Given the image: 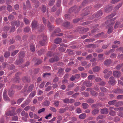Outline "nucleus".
I'll return each mask as SVG.
<instances>
[{
    "instance_id": "1",
    "label": "nucleus",
    "mask_w": 123,
    "mask_h": 123,
    "mask_svg": "<svg viewBox=\"0 0 123 123\" xmlns=\"http://www.w3.org/2000/svg\"><path fill=\"white\" fill-rule=\"evenodd\" d=\"M23 52L21 51L20 52L19 55V60H17L15 62V64L16 65H19L23 63L24 61V60L23 58L24 57V55L23 54Z\"/></svg>"
},
{
    "instance_id": "2",
    "label": "nucleus",
    "mask_w": 123,
    "mask_h": 123,
    "mask_svg": "<svg viewBox=\"0 0 123 123\" xmlns=\"http://www.w3.org/2000/svg\"><path fill=\"white\" fill-rule=\"evenodd\" d=\"M21 114L22 116L24 117L22 118V119L25 121H27V118L28 117V113L23 111L21 112Z\"/></svg>"
},
{
    "instance_id": "3",
    "label": "nucleus",
    "mask_w": 123,
    "mask_h": 123,
    "mask_svg": "<svg viewBox=\"0 0 123 123\" xmlns=\"http://www.w3.org/2000/svg\"><path fill=\"white\" fill-rule=\"evenodd\" d=\"M38 23L36 21L34 20L32 21L31 25L33 29H35L38 26Z\"/></svg>"
},
{
    "instance_id": "4",
    "label": "nucleus",
    "mask_w": 123,
    "mask_h": 123,
    "mask_svg": "<svg viewBox=\"0 0 123 123\" xmlns=\"http://www.w3.org/2000/svg\"><path fill=\"white\" fill-rule=\"evenodd\" d=\"M20 22L19 21H12L11 23V25H16L17 27H18L20 25Z\"/></svg>"
},
{
    "instance_id": "5",
    "label": "nucleus",
    "mask_w": 123,
    "mask_h": 123,
    "mask_svg": "<svg viewBox=\"0 0 123 123\" xmlns=\"http://www.w3.org/2000/svg\"><path fill=\"white\" fill-rule=\"evenodd\" d=\"M22 80L24 82H29L30 80V78L28 76H24L22 78Z\"/></svg>"
},
{
    "instance_id": "6",
    "label": "nucleus",
    "mask_w": 123,
    "mask_h": 123,
    "mask_svg": "<svg viewBox=\"0 0 123 123\" xmlns=\"http://www.w3.org/2000/svg\"><path fill=\"white\" fill-rule=\"evenodd\" d=\"M113 75L117 77H119L121 76V74L119 71H115L113 73Z\"/></svg>"
},
{
    "instance_id": "7",
    "label": "nucleus",
    "mask_w": 123,
    "mask_h": 123,
    "mask_svg": "<svg viewBox=\"0 0 123 123\" xmlns=\"http://www.w3.org/2000/svg\"><path fill=\"white\" fill-rule=\"evenodd\" d=\"M110 80L109 82V83L111 85H113L116 83V81L114 80L113 77H111L110 78Z\"/></svg>"
},
{
    "instance_id": "8",
    "label": "nucleus",
    "mask_w": 123,
    "mask_h": 123,
    "mask_svg": "<svg viewBox=\"0 0 123 123\" xmlns=\"http://www.w3.org/2000/svg\"><path fill=\"white\" fill-rule=\"evenodd\" d=\"M7 91L6 90L3 93V98L6 101H9V99L8 97L6 95Z\"/></svg>"
},
{
    "instance_id": "9",
    "label": "nucleus",
    "mask_w": 123,
    "mask_h": 123,
    "mask_svg": "<svg viewBox=\"0 0 123 123\" xmlns=\"http://www.w3.org/2000/svg\"><path fill=\"white\" fill-rule=\"evenodd\" d=\"M111 62V61L110 60L108 59L105 61L104 64L106 66H109L110 65Z\"/></svg>"
},
{
    "instance_id": "10",
    "label": "nucleus",
    "mask_w": 123,
    "mask_h": 123,
    "mask_svg": "<svg viewBox=\"0 0 123 123\" xmlns=\"http://www.w3.org/2000/svg\"><path fill=\"white\" fill-rule=\"evenodd\" d=\"M43 39L39 41L40 44L42 46H43L44 45L45 40L46 39V37L45 36L43 37Z\"/></svg>"
},
{
    "instance_id": "11",
    "label": "nucleus",
    "mask_w": 123,
    "mask_h": 123,
    "mask_svg": "<svg viewBox=\"0 0 123 123\" xmlns=\"http://www.w3.org/2000/svg\"><path fill=\"white\" fill-rule=\"evenodd\" d=\"M34 87V85L31 84L28 87V89L27 90V92H30L32 90Z\"/></svg>"
},
{
    "instance_id": "12",
    "label": "nucleus",
    "mask_w": 123,
    "mask_h": 123,
    "mask_svg": "<svg viewBox=\"0 0 123 123\" xmlns=\"http://www.w3.org/2000/svg\"><path fill=\"white\" fill-rule=\"evenodd\" d=\"M47 26L49 28V29L50 31L51 30L53 29L54 27L53 25H51L50 22L49 21H48V22Z\"/></svg>"
},
{
    "instance_id": "13",
    "label": "nucleus",
    "mask_w": 123,
    "mask_h": 123,
    "mask_svg": "<svg viewBox=\"0 0 123 123\" xmlns=\"http://www.w3.org/2000/svg\"><path fill=\"white\" fill-rule=\"evenodd\" d=\"M33 61H37V62L36 63V64L37 65H38L41 63L42 61L40 59H37L36 57L34 58L33 59Z\"/></svg>"
},
{
    "instance_id": "14",
    "label": "nucleus",
    "mask_w": 123,
    "mask_h": 123,
    "mask_svg": "<svg viewBox=\"0 0 123 123\" xmlns=\"http://www.w3.org/2000/svg\"><path fill=\"white\" fill-rule=\"evenodd\" d=\"M108 109H102L101 110V113L103 114H106L108 112Z\"/></svg>"
},
{
    "instance_id": "15",
    "label": "nucleus",
    "mask_w": 123,
    "mask_h": 123,
    "mask_svg": "<svg viewBox=\"0 0 123 123\" xmlns=\"http://www.w3.org/2000/svg\"><path fill=\"white\" fill-rule=\"evenodd\" d=\"M6 115L8 116H12L14 115L15 114L13 111H8L6 113Z\"/></svg>"
},
{
    "instance_id": "16",
    "label": "nucleus",
    "mask_w": 123,
    "mask_h": 123,
    "mask_svg": "<svg viewBox=\"0 0 123 123\" xmlns=\"http://www.w3.org/2000/svg\"><path fill=\"white\" fill-rule=\"evenodd\" d=\"M112 9V7L108 5L106 7V8L105 9V11L106 12H108L111 11Z\"/></svg>"
},
{
    "instance_id": "17",
    "label": "nucleus",
    "mask_w": 123,
    "mask_h": 123,
    "mask_svg": "<svg viewBox=\"0 0 123 123\" xmlns=\"http://www.w3.org/2000/svg\"><path fill=\"white\" fill-rule=\"evenodd\" d=\"M33 3L35 4V6L36 7H38L39 5V2L36 0H31Z\"/></svg>"
},
{
    "instance_id": "18",
    "label": "nucleus",
    "mask_w": 123,
    "mask_h": 123,
    "mask_svg": "<svg viewBox=\"0 0 123 123\" xmlns=\"http://www.w3.org/2000/svg\"><path fill=\"white\" fill-rule=\"evenodd\" d=\"M36 92L35 91H34L32 92L29 95L30 98H32L36 94Z\"/></svg>"
},
{
    "instance_id": "19",
    "label": "nucleus",
    "mask_w": 123,
    "mask_h": 123,
    "mask_svg": "<svg viewBox=\"0 0 123 123\" xmlns=\"http://www.w3.org/2000/svg\"><path fill=\"white\" fill-rule=\"evenodd\" d=\"M30 49L32 52H34L35 51V45L33 44H31L30 46Z\"/></svg>"
},
{
    "instance_id": "20",
    "label": "nucleus",
    "mask_w": 123,
    "mask_h": 123,
    "mask_svg": "<svg viewBox=\"0 0 123 123\" xmlns=\"http://www.w3.org/2000/svg\"><path fill=\"white\" fill-rule=\"evenodd\" d=\"M61 39L60 38H57L55 39L54 41V42L55 43L58 44L59 43L61 42Z\"/></svg>"
},
{
    "instance_id": "21",
    "label": "nucleus",
    "mask_w": 123,
    "mask_h": 123,
    "mask_svg": "<svg viewBox=\"0 0 123 123\" xmlns=\"http://www.w3.org/2000/svg\"><path fill=\"white\" fill-rule=\"evenodd\" d=\"M99 111V110L98 109H95L92 112V113L93 115H95L97 114Z\"/></svg>"
},
{
    "instance_id": "22",
    "label": "nucleus",
    "mask_w": 123,
    "mask_h": 123,
    "mask_svg": "<svg viewBox=\"0 0 123 123\" xmlns=\"http://www.w3.org/2000/svg\"><path fill=\"white\" fill-rule=\"evenodd\" d=\"M86 116V114H82L79 116V117L80 119H83L85 118Z\"/></svg>"
},
{
    "instance_id": "23",
    "label": "nucleus",
    "mask_w": 123,
    "mask_h": 123,
    "mask_svg": "<svg viewBox=\"0 0 123 123\" xmlns=\"http://www.w3.org/2000/svg\"><path fill=\"white\" fill-rule=\"evenodd\" d=\"M45 50L44 49H42L39 50L38 53V55H40L43 54Z\"/></svg>"
},
{
    "instance_id": "24",
    "label": "nucleus",
    "mask_w": 123,
    "mask_h": 123,
    "mask_svg": "<svg viewBox=\"0 0 123 123\" xmlns=\"http://www.w3.org/2000/svg\"><path fill=\"white\" fill-rule=\"evenodd\" d=\"M122 5V3H119L114 8V10L115 11H117V10L119 8L121 7Z\"/></svg>"
},
{
    "instance_id": "25",
    "label": "nucleus",
    "mask_w": 123,
    "mask_h": 123,
    "mask_svg": "<svg viewBox=\"0 0 123 123\" xmlns=\"http://www.w3.org/2000/svg\"><path fill=\"white\" fill-rule=\"evenodd\" d=\"M50 104V102L46 100L43 103V105L44 106H48Z\"/></svg>"
},
{
    "instance_id": "26",
    "label": "nucleus",
    "mask_w": 123,
    "mask_h": 123,
    "mask_svg": "<svg viewBox=\"0 0 123 123\" xmlns=\"http://www.w3.org/2000/svg\"><path fill=\"white\" fill-rule=\"evenodd\" d=\"M14 93V92L11 89L9 90L8 94L10 97L12 96L13 94Z\"/></svg>"
},
{
    "instance_id": "27",
    "label": "nucleus",
    "mask_w": 123,
    "mask_h": 123,
    "mask_svg": "<svg viewBox=\"0 0 123 123\" xmlns=\"http://www.w3.org/2000/svg\"><path fill=\"white\" fill-rule=\"evenodd\" d=\"M7 10L9 12H11L12 11V8L10 5H8L7 7Z\"/></svg>"
},
{
    "instance_id": "28",
    "label": "nucleus",
    "mask_w": 123,
    "mask_h": 123,
    "mask_svg": "<svg viewBox=\"0 0 123 123\" xmlns=\"http://www.w3.org/2000/svg\"><path fill=\"white\" fill-rule=\"evenodd\" d=\"M26 4L27 7L30 8L31 7V4L30 1L29 0H27L26 2Z\"/></svg>"
},
{
    "instance_id": "29",
    "label": "nucleus",
    "mask_w": 123,
    "mask_h": 123,
    "mask_svg": "<svg viewBox=\"0 0 123 123\" xmlns=\"http://www.w3.org/2000/svg\"><path fill=\"white\" fill-rule=\"evenodd\" d=\"M8 18L9 20H12L14 19V17L13 15L10 14L9 15Z\"/></svg>"
},
{
    "instance_id": "30",
    "label": "nucleus",
    "mask_w": 123,
    "mask_h": 123,
    "mask_svg": "<svg viewBox=\"0 0 123 123\" xmlns=\"http://www.w3.org/2000/svg\"><path fill=\"white\" fill-rule=\"evenodd\" d=\"M10 55V53L9 52H6L5 53L4 57L5 58H7Z\"/></svg>"
},
{
    "instance_id": "31",
    "label": "nucleus",
    "mask_w": 123,
    "mask_h": 123,
    "mask_svg": "<svg viewBox=\"0 0 123 123\" xmlns=\"http://www.w3.org/2000/svg\"><path fill=\"white\" fill-rule=\"evenodd\" d=\"M100 69V68L98 67H95L93 69V71L94 72H97Z\"/></svg>"
},
{
    "instance_id": "32",
    "label": "nucleus",
    "mask_w": 123,
    "mask_h": 123,
    "mask_svg": "<svg viewBox=\"0 0 123 123\" xmlns=\"http://www.w3.org/2000/svg\"><path fill=\"white\" fill-rule=\"evenodd\" d=\"M58 59H56L55 58H51L49 60V61L51 62L52 63L55 61H58Z\"/></svg>"
},
{
    "instance_id": "33",
    "label": "nucleus",
    "mask_w": 123,
    "mask_h": 123,
    "mask_svg": "<svg viewBox=\"0 0 123 123\" xmlns=\"http://www.w3.org/2000/svg\"><path fill=\"white\" fill-rule=\"evenodd\" d=\"M19 51L18 50H16L12 52L11 54L12 56H13L15 55Z\"/></svg>"
},
{
    "instance_id": "34",
    "label": "nucleus",
    "mask_w": 123,
    "mask_h": 123,
    "mask_svg": "<svg viewBox=\"0 0 123 123\" xmlns=\"http://www.w3.org/2000/svg\"><path fill=\"white\" fill-rule=\"evenodd\" d=\"M116 101L115 100H113L109 102L108 104L111 105H115L116 103Z\"/></svg>"
},
{
    "instance_id": "35",
    "label": "nucleus",
    "mask_w": 123,
    "mask_h": 123,
    "mask_svg": "<svg viewBox=\"0 0 123 123\" xmlns=\"http://www.w3.org/2000/svg\"><path fill=\"white\" fill-rule=\"evenodd\" d=\"M41 10L43 12H45L46 10V8L45 6L43 5L42 6Z\"/></svg>"
},
{
    "instance_id": "36",
    "label": "nucleus",
    "mask_w": 123,
    "mask_h": 123,
    "mask_svg": "<svg viewBox=\"0 0 123 123\" xmlns=\"http://www.w3.org/2000/svg\"><path fill=\"white\" fill-rule=\"evenodd\" d=\"M102 15V12L101 11H98L96 14V17H98L101 16Z\"/></svg>"
},
{
    "instance_id": "37",
    "label": "nucleus",
    "mask_w": 123,
    "mask_h": 123,
    "mask_svg": "<svg viewBox=\"0 0 123 123\" xmlns=\"http://www.w3.org/2000/svg\"><path fill=\"white\" fill-rule=\"evenodd\" d=\"M55 2V0H50L49 1V4L50 6H52Z\"/></svg>"
},
{
    "instance_id": "38",
    "label": "nucleus",
    "mask_w": 123,
    "mask_h": 123,
    "mask_svg": "<svg viewBox=\"0 0 123 123\" xmlns=\"http://www.w3.org/2000/svg\"><path fill=\"white\" fill-rule=\"evenodd\" d=\"M82 105L84 108L86 109L88 107V105L86 103H83L82 104Z\"/></svg>"
},
{
    "instance_id": "39",
    "label": "nucleus",
    "mask_w": 123,
    "mask_h": 123,
    "mask_svg": "<svg viewBox=\"0 0 123 123\" xmlns=\"http://www.w3.org/2000/svg\"><path fill=\"white\" fill-rule=\"evenodd\" d=\"M114 109L115 111H118V110L123 111V107H120L119 108H115Z\"/></svg>"
},
{
    "instance_id": "40",
    "label": "nucleus",
    "mask_w": 123,
    "mask_h": 123,
    "mask_svg": "<svg viewBox=\"0 0 123 123\" xmlns=\"http://www.w3.org/2000/svg\"><path fill=\"white\" fill-rule=\"evenodd\" d=\"M24 98H22L18 99L17 102V103L18 104L20 103L24 99Z\"/></svg>"
},
{
    "instance_id": "41",
    "label": "nucleus",
    "mask_w": 123,
    "mask_h": 123,
    "mask_svg": "<svg viewBox=\"0 0 123 123\" xmlns=\"http://www.w3.org/2000/svg\"><path fill=\"white\" fill-rule=\"evenodd\" d=\"M20 79L18 76L16 77L14 79V82H16L19 81L20 80Z\"/></svg>"
},
{
    "instance_id": "42",
    "label": "nucleus",
    "mask_w": 123,
    "mask_h": 123,
    "mask_svg": "<svg viewBox=\"0 0 123 123\" xmlns=\"http://www.w3.org/2000/svg\"><path fill=\"white\" fill-rule=\"evenodd\" d=\"M50 110L54 112H55L57 111L56 109L55 108L53 107H51L50 108Z\"/></svg>"
},
{
    "instance_id": "43",
    "label": "nucleus",
    "mask_w": 123,
    "mask_h": 123,
    "mask_svg": "<svg viewBox=\"0 0 123 123\" xmlns=\"http://www.w3.org/2000/svg\"><path fill=\"white\" fill-rule=\"evenodd\" d=\"M9 26H5L4 27L3 30L5 31H7L9 30Z\"/></svg>"
},
{
    "instance_id": "44",
    "label": "nucleus",
    "mask_w": 123,
    "mask_h": 123,
    "mask_svg": "<svg viewBox=\"0 0 123 123\" xmlns=\"http://www.w3.org/2000/svg\"><path fill=\"white\" fill-rule=\"evenodd\" d=\"M45 110V109L44 108H43L42 109H40L38 111V114H40L42 112L44 111Z\"/></svg>"
},
{
    "instance_id": "45",
    "label": "nucleus",
    "mask_w": 123,
    "mask_h": 123,
    "mask_svg": "<svg viewBox=\"0 0 123 123\" xmlns=\"http://www.w3.org/2000/svg\"><path fill=\"white\" fill-rule=\"evenodd\" d=\"M45 82H42L41 83L40 85L39 86L40 88H43L45 84Z\"/></svg>"
},
{
    "instance_id": "46",
    "label": "nucleus",
    "mask_w": 123,
    "mask_h": 123,
    "mask_svg": "<svg viewBox=\"0 0 123 123\" xmlns=\"http://www.w3.org/2000/svg\"><path fill=\"white\" fill-rule=\"evenodd\" d=\"M51 75V74L50 73H45L43 74V77L44 78L46 77L47 76L50 75Z\"/></svg>"
},
{
    "instance_id": "47",
    "label": "nucleus",
    "mask_w": 123,
    "mask_h": 123,
    "mask_svg": "<svg viewBox=\"0 0 123 123\" xmlns=\"http://www.w3.org/2000/svg\"><path fill=\"white\" fill-rule=\"evenodd\" d=\"M30 30V28L28 27H26L24 29V31L26 32H28Z\"/></svg>"
},
{
    "instance_id": "48",
    "label": "nucleus",
    "mask_w": 123,
    "mask_h": 123,
    "mask_svg": "<svg viewBox=\"0 0 123 123\" xmlns=\"http://www.w3.org/2000/svg\"><path fill=\"white\" fill-rule=\"evenodd\" d=\"M120 0H112L111 1V3L112 4H114L118 2Z\"/></svg>"
},
{
    "instance_id": "49",
    "label": "nucleus",
    "mask_w": 123,
    "mask_h": 123,
    "mask_svg": "<svg viewBox=\"0 0 123 123\" xmlns=\"http://www.w3.org/2000/svg\"><path fill=\"white\" fill-rule=\"evenodd\" d=\"M53 55V53L50 51L48 52L47 54V56H48L51 57Z\"/></svg>"
},
{
    "instance_id": "50",
    "label": "nucleus",
    "mask_w": 123,
    "mask_h": 123,
    "mask_svg": "<svg viewBox=\"0 0 123 123\" xmlns=\"http://www.w3.org/2000/svg\"><path fill=\"white\" fill-rule=\"evenodd\" d=\"M59 102L58 101H54V105L56 106H58L59 105Z\"/></svg>"
},
{
    "instance_id": "51",
    "label": "nucleus",
    "mask_w": 123,
    "mask_h": 123,
    "mask_svg": "<svg viewBox=\"0 0 123 123\" xmlns=\"http://www.w3.org/2000/svg\"><path fill=\"white\" fill-rule=\"evenodd\" d=\"M98 56L99 60H101L103 59V55L102 54L99 55Z\"/></svg>"
},
{
    "instance_id": "52",
    "label": "nucleus",
    "mask_w": 123,
    "mask_h": 123,
    "mask_svg": "<svg viewBox=\"0 0 123 123\" xmlns=\"http://www.w3.org/2000/svg\"><path fill=\"white\" fill-rule=\"evenodd\" d=\"M6 6H3L0 7V11L4 10L6 9Z\"/></svg>"
},
{
    "instance_id": "53",
    "label": "nucleus",
    "mask_w": 123,
    "mask_h": 123,
    "mask_svg": "<svg viewBox=\"0 0 123 123\" xmlns=\"http://www.w3.org/2000/svg\"><path fill=\"white\" fill-rule=\"evenodd\" d=\"M116 13H114L111 14L108 16V18L109 19H111V18L114 16L116 15Z\"/></svg>"
},
{
    "instance_id": "54",
    "label": "nucleus",
    "mask_w": 123,
    "mask_h": 123,
    "mask_svg": "<svg viewBox=\"0 0 123 123\" xmlns=\"http://www.w3.org/2000/svg\"><path fill=\"white\" fill-rule=\"evenodd\" d=\"M61 18L57 19L56 20V23L57 24L59 25L61 23Z\"/></svg>"
},
{
    "instance_id": "55",
    "label": "nucleus",
    "mask_w": 123,
    "mask_h": 123,
    "mask_svg": "<svg viewBox=\"0 0 123 123\" xmlns=\"http://www.w3.org/2000/svg\"><path fill=\"white\" fill-rule=\"evenodd\" d=\"M56 7L55 6H54L52 7L51 9V11L52 12H54L56 10Z\"/></svg>"
},
{
    "instance_id": "56",
    "label": "nucleus",
    "mask_w": 123,
    "mask_h": 123,
    "mask_svg": "<svg viewBox=\"0 0 123 123\" xmlns=\"http://www.w3.org/2000/svg\"><path fill=\"white\" fill-rule=\"evenodd\" d=\"M61 4V0H58L57 5L58 7L60 6Z\"/></svg>"
},
{
    "instance_id": "57",
    "label": "nucleus",
    "mask_w": 123,
    "mask_h": 123,
    "mask_svg": "<svg viewBox=\"0 0 123 123\" xmlns=\"http://www.w3.org/2000/svg\"><path fill=\"white\" fill-rule=\"evenodd\" d=\"M121 104H122V102H118L116 104H115V105L116 106H118L120 105Z\"/></svg>"
},
{
    "instance_id": "58",
    "label": "nucleus",
    "mask_w": 123,
    "mask_h": 123,
    "mask_svg": "<svg viewBox=\"0 0 123 123\" xmlns=\"http://www.w3.org/2000/svg\"><path fill=\"white\" fill-rule=\"evenodd\" d=\"M92 85V83L89 82H87L86 83V85L87 87H90Z\"/></svg>"
},
{
    "instance_id": "59",
    "label": "nucleus",
    "mask_w": 123,
    "mask_h": 123,
    "mask_svg": "<svg viewBox=\"0 0 123 123\" xmlns=\"http://www.w3.org/2000/svg\"><path fill=\"white\" fill-rule=\"evenodd\" d=\"M14 8L16 10H18L19 8V5L18 4L15 5L14 6Z\"/></svg>"
},
{
    "instance_id": "60",
    "label": "nucleus",
    "mask_w": 123,
    "mask_h": 123,
    "mask_svg": "<svg viewBox=\"0 0 123 123\" xmlns=\"http://www.w3.org/2000/svg\"><path fill=\"white\" fill-rule=\"evenodd\" d=\"M95 78L94 76L92 75H90L88 77V78L89 80H92Z\"/></svg>"
},
{
    "instance_id": "61",
    "label": "nucleus",
    "mask_w": 123,
    "mask_h": 123,
    "mask_svg": "<svg viewBox=\"0 0 123 123\" xmlns=\"http://www.w3.org/2000/svg\"><path fill=\"white\" fill-rule=\"evenodd\" d=\"M24 20L25 23L26 24H28L30 23L29 21L26 18H24Z\"/></svg>"
},
{
    "instance_id": "62",
    "label": "nucleus",
    "mask_w": 123,
    "mask_h": 123,
    "mask_svg": "<svg viewBox=\"0 0 123 123\" xmlns=\"http://www.w3.org/2000/svg\"><path fill=\"white\" fill-rule=\"evenodd\" d=\"M113 30V28H112L111 27L109 28L108 30V33H111Z\"/></svg>"
},
{
    "instance_id": "63",
    "label": "nucleus",
    "mask_w": 123,
    "mask_h": 123,
    "mask_svg": "<svg viewBox=\"0 0 123 123\" xmlns=\"http://www.w3.org/2000/svg\"><path fill=\"white\" fill-rule=\"evenodd\" d=\"M18 119V117L17 116H14L12 117V120L13 121L17 120Z\"/></svg>"
},
{
    "instance_id": "64",
    "label": "nucleus",
    "mask_w": 123,
    "mask_h": 123,
    "mask_svg": "<svg viewBox=\"0 0 123 123\" xmlns=\"http://www.w3.org/2000/svg\"><path fill=\"white\" fill-rule=\"evenodd\" d=\"M81 76L83 78H84L87 76V74L85 73H82L81 74Z\"/></svg>"
}]
</instances>
